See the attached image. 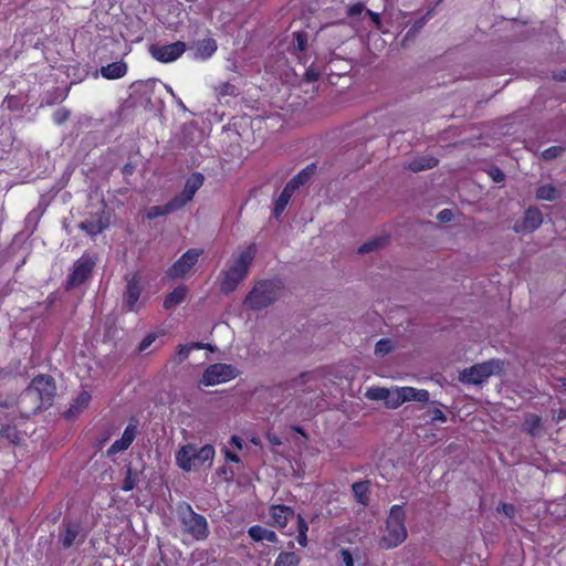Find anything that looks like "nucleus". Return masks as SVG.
<instances>
[{
    "label": "nucleus",
    "instance_id": "nucleus-1",
    "mask_svg": "<svg viewBox=\"0 0 566 566\" xmlns=\"http://www.w3.org/2000/svg\"><path fill=\"white\" fill-rule=\"evenodd\" d=\"M214 458V448L211 444H205L198 448L192 443H187L177 451L176 464L185 472L198 471L203 467H211Z\"/></svg>",
    "mask_w": 566,
    "mask_h": 566
},
{
    "label": "nucleus",
    "instance_id": "nucleus-2",
    "mask_svg": "<svg viewBox=\"0 0 566 566\" xmlns=\"http://www.w3.org/2000/svg\"><path fill=\"white\" fill-rule=\"evenodd\" d=\"M55 394V385L50 376L40 375L32 380V384L23 391L20 397V405L27 400H34L35 405L31 409L20 408L23 416H29L41 409L42 406L50 403Z\"/></svg>",
    "mask_w": 566,
    "mask_h": 566
},
{
    "label": "nucleus",
    "instance_id": "nucleus-3",
    "mask_svg": "<svg viewBox=\"0 0 566 566\" xmlns=\"http://www.w3.org/2000/svg\"><path fill=\"white\" fill-rule=\"evenodd\" d=\"M407 534L406 511L402 505H394L389 511L379 546L384 549L395 548L405 542Z\"/></svg>",
    "mask_w": 566,
    "mask_h": 566
},
{
    "label": "nucleus",
    "instance_id": "nucleus-4",
    "mask_svg": "<svg viewBox=\"0 0 566 566\" xmlns=\"http://www.w3.org/2000/svg\"><path fill=\"white\" fill-rule=\"evenodd\" d=\"M255 256L254 245L244 249L230 262L229 268L223 272L220 290L223 293L233 292L248 274L249 266Z\"/></svg>",
    "mask_w": 566,
    "mask_h": 566
},
{
    "label": "nucleus",
    "instance_id": "nucleus-5",
    "mask_svg": "<svg viewBox=\"0 0 566 566\" xmlns=\"http://www.w3.org/2000/svg\"><path fill=\"white\" fill-rule=\"evenodd\" d=\"M282 293L277 281H261L247 295L244 304L251 310H261L274 303Z\"/></svg>",
    "mask_w": 566,
    "mask_h": 566
},
{
    "label": "nucleus",
    "instance_id": "nucleus-6",
    "mask_svg": "<svg viewBox=\"0 0 566 566\" xmlns=\"http://www.w3.org/2000/svg\"><path fill=\"white\" fill-rule=\"evenodd\" d=\"M179 520L181 530L196 541H203L209 535V525L207 518L196 513L189 504L179 510Z\"/></svg>",
    "mask_w": 566,
    "mask_h": 566
},
{
    "label": "nucleus",
    "instance_id": "nucleus-7",
    "mask_svg": "<svg viewBox=\"0 0 566 566\" xmlns=\"http://www.w3.org/2000/svg\"><path fill=\"white\" fill-rule=\"evenodd\" d=\"M502 370L503 361L491 359L463 369L459 374V381L465 385H480L491 376L500 374Z\"/></svg>",
    "mask_w": 566,
    "mask_h": 566
},
{
    "label": "nucleus",
    "instance_id": "nucleus-8",
    "mask_svg": "<svg viewBox=\"0 0 566 566\" xmlns=\"http://www.w3.org/2000/svg\"><path fill=\"white\" fill-rule=\"evenodd\" d=\"M238 375L237 369L228 364H213L209 366L200 380L203 386H216L234 379Z\"/></svg>",
    "mask_w": 566,
    "mask_h": 566
},
{
    "label": "nucleus",
    "instance_id": "nucleus-9",
    "mask_svg": "<svg viewBox=\"0 0 566 566\" xmlns=\"http://www.w3.org/2000/svg\"><path fill=\"white\" fill-rule=\"evenodd\" d=\"M202 253L201 249H189L168 269L167 275L172 280L186 277Z\"/></svg>",
    "mask_w": 566,
    "mask_h": 566
},
{
    "label": "nucleus",
    "instance_id": "nucleus-10",
    "mask_svg": "<svg viewBox=\"0 0 566 566\" xmlns=\"http://www.w3.org/2000/svg\"><path fill=\"white\" fill-rule=\"evenodd\" d=\"M186 51V44L177 41L166 45H150V55L163 63H170L179 59Z\"/></svg>",
    "mask_w": 566,
    "mask_h": 566
},
{
    "label": "nucleus",
    "instance_id": "nucleus-11",
    "mask_svg": "<svg viewBox=\"0 0 566 566\" xmlns=\"http://www.w3.org/2000/svg\"><path fill=\"white\" fill-rule=\"evenodd\" d=\"M94 266H95V261L91 256L83 255L82 258H80L75 262L74 269L69 277V281H67L69 287L78 286L82 283H84L92 274Z\"/></svg>",
    "mask_w": 566,
    "mask_h": 566
},
{
    "label": "nucleus",
    "instance_id": "nucleus-12",
    "mask_svg": "<svg viewBox=\"0 0 566 566\" xmlns=\"http://www.w3.org/2000/svg\"><path fill=\"white\" fill-rule=\"evenodd\" d=\"M205 177L200 172L192 174L185 184L184 190L180 195L172 198V200L178 205V208H182L189 201L192 200L195 193L201 188L203 185Z\"/></svg>",
    "mask_w": 566,
    "mask_h": 566
},
{
    "label": "nucleus",
    "instance_id": "nucleus-13",
    "mask_svg": "<svg viewBox=\"0 0 566 566\" xmlns=\"http://www.w3.org/2000/svg\"><path fill=\"white\" fill-rule=\"evenodd\" d=\"M126 281L127 284L124 303L128 311L136 312L138 310L137 303L142 293L140 279L137 274H132Z\"/></svg>",
    "mask_w": 566,
    "mask_h": 566
},
{
    "label": "nucleus",
    "instance_id": "nucleus-14",
    "mask_svg": "<svg viewBox=\"0 0 566 566\" xmlns=\"http://www.w3.org/2000/svg\"><path fill=\"white\" fill-rule=\"evenodd\" d=\"M430 398L428 390L417 389L413 387H398L396 386V401L397 408L405 402L419 401L427 402Z\"/></svg>",
    "mask_w": 566,
    "mask_h": 566
},
{
    "label": "nucleus",
    "instance_id": "nucleus-15",
    "mask_svg": "<svg viewBox=\"0 0 566 566\" xmlns=\"http://www.w3.org/2000/svg\"><path fill=\"white\" fill-rule=\"evenodd\" d=\"M365 396L369 400L384 401L387 408L397 409L396 386L391 388L370 387L367 389Z\"/></svg>",
    "mask_w": 566,
    "mask_h": 566
},
{
    "label": "nucleus",
    "instance_id": "nucleus-16",
    "mask_svg": "<svg viewBox=\"0 0 566 566\" xmlns=\"http://www.w3.org/2000/svg\"><path fill=\"white\" fill-rule=\"evenodd\" d=\"M137 427L135 424H128L120 439L116 440L107 450L109 455L123 452L129 448L136 438Z\"/></svg>",
    "mask_w": 566,
    "mask_h": 566
},
{
    "label": "nucleus",
    "instance_id": "nucleus-17",
    "mask_svg": "<svg viewBox=\"0 0 566 566\" xmlns=\"http://www.w3.org/2000/svg\"><path fill=\"white\" fill-rule=\"evenodd\" d=\"M108 227V218L104 212L97 213L90 220L80 223V229L90 235H96Z\"/></svg>",
    "mask_w": 566,
    "mask_h": 566
},
{
    "label": "nucleus",
    "instance_id": "nucleus-18",
    "mask_svg": "<svg viewBox=\"0 0 566 566\" xmlns=\"http://www.w3.org/2000/svg\"><path fill=\"white\" fill-rule=\"evenodd\" d=\"M293 515V510L285 505H273L270 509L271 523L280 528L285 527Z\"/></svg>",
    "mask_w": 566,
    "mask_h": 566
},
{
    "label": "nucleus",
    "instance_id": "nucleus-19",
    "mask_svg": "<svg viewBox=\"0 0 566 566\" xmlns=\"http://www.w3.org/2000/svg\"><path fill=\"white\" fill-rule=\"evenodd\" d=\"M217 48V42L211 38L199 40L193 44L195 57L207 60L214 54Z\"/></svg>",
    "mask_w": 566,
    "mask_h": 566
},
{
    "label": "nucleus",
    "instance_id": "nucleus-20",
    "mask_svg": "<svg viewBox=\"0 0 566 566\" xmlns=\"http://www.w3.org/2000/svg\"><path fill=\"white\" fill-rule=\"evenodd\" d=\"M78 542H83L84 535L82 534V527L77 523H69L66 524L65 532L62 535V544L65 548L71 547L73 544Z\"/></svg>",
    "mask_w": 566,
    "mask_h": 566
},
{
    "label": "nucleus",
    "instance_id": "nucleus-21",
    "mask_svg": "<svg viewBox=\"0 0 566 566\" xmlns=\"http://www.w3.org/2000/svg\"><path fill=\"white\" fill-rule=\"evenodd\" d=\"M127 73V65L124 62H113L101 67V74L107 80H117Z\"/></svg>",
    "mask_w": 566,
    "mask_h": 566
},
{
    "label": "nucleus",
    "instance_id": "nucleus-22",
    "mask_svg": "<svg viewBox=\"0 0 566 566\" xmlns=\"http://www.w3.org/2000/svg\"><path fill=\"white\" fill-rule=\"evenodd\" d=\"M91 401V395L87 391H82L74 402L71 405L69 410L66 411L67 418H73L80 415L84 409H86Z\"/></svg>",
    "mask_w": 566,
    "mask_h": 566
},
{
    "label": "nucleus",
    "instance_id": "nucleus-23",
    "mask_svg": "<svg viewBox=\"0 0 566 566\" xmlns=\"http://www.w3.org/2000/svg\"><path fill=\"white\" fill-rule=\"evenodd\" d=\"M543 222L542 213L536 208H530L526 210L524 220H523V228L527 231H534L537 229Z\"/></svg>",
    "mask_w": 566,
    "mask_h": 566
},
{
    "label": "nucleus",
    "instance_id": "nucleus-24",
    "mask_svg": "<svg viewBox=\"0 0 566 566\" xmlns=\"http://www.w3.org/2000/svg\"><path fill=\"white\" fill-rule=\"evenodd\" d=\"M188 290L186 286H178L172 292H170L165 301H164V307L166 310L174 308L178 304L185 301L187 296Z\"/></svg>",
    "mask_w": 566,
    "mask_h": 566
},
{
    "label": "nucleus",
    "instance_id": "nucleus-25",
    "mask_svg": "<svg viewBox=\"0 0 566 566\" xmlns=\"http://www.w3.org/2000/svg\"><path fill=\"white\" fill-rule=\"evenodd\" d=\"M248 533L256 542L268 541L270 543H275L277 541V536L273 531L260 525L251 526Z\"/></svg>",
    "mask_w": 566,
    "mask_h": 566
},
{
    "label": "nucleus",
    "instance_id": "nucleus-26",
    "mask_svg": "<svg viewBox=\"0 0 566 566\" xmlns=\"http://www.w3.org/2000/svg\"><path fill=\"white\" fill-rule=\"evenodd\" d=\"M179 210L178 208V205H176V202L171 199L168 203L164 205V206H154V207H150L148 210H147V213H146V217L149 219V220H153L155 218H158V217H163V216H166V214H169L171 212H175Z\"/></svg>",
    "mask_w": 566,
    "mask_h": 566
},
{
    "label": "nucleus",
    "instance_id": "nucleus-27",
    "mask_svg": "<svg viewBox=\"0 0 566 566\" xmlns=\"http://www.w3.org/2000/svg\"><path fill=\"white\" fill-rule=\"evenodd\" d=\"M293 192L294 191H292L286 186L284 187V189L282 190L281 195L279 196V198L276 199L275 205H274L273 213L275 217H279L284 211Z\"/></svg>",
    "mask_w": 566,
    "mask_h": 566
},
{
    "label": "nucleus",
    "instance_id": "nucleus-28",
    "mask_svg": "<svg viewBox=\"0 0 566 566\" xmlns=\"http://www.w3.org/2000/svg\"><path fill=\"white\" fill-rule=\"evenodd\" d=\"M559 197V191L553 185H543L536 191L538 200L554 201Z\"/></svg>",
    "mask_w": 566,
    "mask_h": 566
},
{
    "label": "nucleus",
    "instance_id": "nucleus-29",
    "mask_svg": "<svg viewBox=\"0 0 566 566\" xmlns=\"http://www.w3.org/2000/svg\"><path fill=\"white\" fill-rule=\"evenodd\" d=\"M541 422L542 420L538 416L530 415L523 423V429L533 437L538 436L541 431Z\"/></svg>",
    "mask_w": 566,
    "mask_h": 566
},
{
    "label": "nucleus",
    "instance_id": "nucleus-30",
    "mask_svg": "<svg viewBox=\"0 0 566 566\" xmlns=\"http://www.w3.org/2000/svg\"><path fill=\"white\" fill-rule=\"evenodd\" d=\"M312 175V169L310 167L303 169L300 171L294 178H292L287 184L286 187L290 188L292 191H295L300 186L304 185L310 176Z\"/></svg>",
    "mask_w": 566,
    "mask_h": 566
},
{
    "label": "nucleus",
    "instance_id": "nucleus-31",
    "mask_svg": "<svg viewBox=\"0 0 566 566\" xmlns=\"http://www.w3.org/2000/svg\"><path fill=\"white\" fill-rule=\"evenodd\" d=\"M437 165V159L433 157H423L420 159H416L410 163L409 168L413 171H421L426 169H430Z\"/></svg>",
    "mask_w": 566,
    "mask_h": 566
},
{
    "label": "nucleus",
    "instance_id": "nucleus-32",
    "mask_svg": "<svg viewBox=\"0 0 566 566\" xmlns=\"http://www.w3.org/2000/svg\"><path fill=\"white\" fill-rule=\"evenodd\" d=\"M300 558L291 552L281 553L276 560L275 566H298Z\"/></svg>",
    "mask_w": 566,
    "mask_h": 566
},
{
    "label": "nucleus",
    "instance_id": "nucleus-33",
    "mask_svg": "<svg viewBox=\"0 0 566 566\" xmlns=\"http://www.w3.org/2000/svg\"><path fill=\"white\" fill-rule=\"evenodd\" d=\"M353 492L357 497L358 502L365 504L367 501V492H368V483L367 482H356L353 484Z\"/></svg>",
    "mask_w": 566,
    "mask_h": 566
},
{
    "label": "nucleus",
    "instance_id": "nucleus-34",
    "mask_svg": "<svg viewBox=\"0 0 566 566\" xmlns=\"http://www.w3.org/2000/svg\"><path fill=\"white\" fill-rule=\"evenodd\" d=\"M0 437L7 439L10 443H17L19 441V432L15 427L3 426L0 429Z\"/></svg>",
    "mask_w": 566,
    "mask_h": 566
},
{
    "label": "nucleus",
    "instance_id": "nucleus-35",
    "mask_svg": "<svg viewBox=\"0 0 566 566\" xmlns=\"http://www.w3.org/2000/svg\"><path fill=\"white\" fill-rule=\"evenodd\" d=\"M392 348H394V346H392V342L390 339L381 338L380 340H378L376 343L375 354L377 356L382 357V356L389 354L392 350Z\"/></svg>",
    "mask_w": 566,
    "mask_h": 566
},
{
    "label": "nucleus",
    "instance_id": "nucleus-36",
    "mask_svg": "<svg viewBox=\"0 0 566 566\" xmlns=\"http://www.w3.org/2000/svg\"><path fill=\"white\" fill-rule=\"evenodd\" d=\"M385 243H386V239H384V238L374 239V240L360 245L358 249V252L359 253L370 252V251L377 250L379 247L384 245Z\"/></svg>",
    "mask_w": 566,
    "mask_h": 566
},
{
    "label": "nucleus",
    "instance_id": "nucleus-37",
    "mask_svg": "<svg viewBox=\"0 0 566 566\" xmlns=\"http://www.w3.org/2000/svg\"><path fill=\"white\" fill-rule=\"evenodd\" d=\"M339 556L344 566H355L354 556L348 549L342 548L339 551Z\"/></svg>",
    "mask_w": 566,
    "mask_h": 566
},
{
    "label": "nucleus",
    "instance_id": "nucleus-38",
    "mask_svg": "<svg viewBox=\"0 0 566 566\" xmlns=\"http://www.w3.org/2000/svg\"><path fill=\"white\" fill-rule=\"evenodd\" d=\"M562 151H563V149L560 147H557V146L549 147L542 153V157L546 160L553 159V158H556L557 156H559L562 154Z\"/></svg>",
    "mask_w": 566,
    "mask_h": 566
},
{
    "label": "nucleus",
    "instance_id": "nucleus-39",
    "mask_svg": "<svg viewBox=\"0 0 566 566\" xmlns=\"http://www.w3.org/2000/svg\"><path fill=\"white\" fill-rule=\"evenodd\" d=\"M190 352H191V347H189V344L179 345L178 350H177V361L181 363L185 359H187Z\"/></svg>",
    "mask_w": 566,
    "mask_h": 566
},
{
    "label": "nucleus",
    "instance_id": "nucleus-40",
    "mask_svg": "<svg viewBox=\"0 0 566 566\" xmlns=\"http://www.w3.org/2000/svg\"><path fill=\"white\" fill-rule=\"evenodd\" d=\"M156 339V335L155 334H148L146 335L143 340L140 342L139 346H138V350L139 353H143L145 352Z\"/></svg>",
    "mask_w": 566,
    "mask_h": 566
},
{
    "label": "nucleus",
    "instance_id": "nucleus-41",
    "mask_svg": "<svg viewBox=\"0 0 566 566\" xmlns=\"http://www.w3.org/2000/svg\"><path fill=\"white\" fill-rule=\"evenodd\" d=\"M319 74L321 72L318 70H316L314 66H311L306 70L304 76L307 82H315L316 80H318Z\"/></svg>",
    "mask_w": 566,
    "mask_h": 566
},
{
    "label": "nucleus",
    "instance_id": "nucleus-42",
    "mask_svg": "<svg viewBox=\"0 0 566 566\" xmlns=\"http://www.w3.org/2000/svg\"><path fill=\"white\" fill-rule=\"evenodd\" d=\"M295 49L297 51H303L305 49V45H306V36L302 33H296L295 34Z\"/></svg>",
    "mask_w": 566,
    "mask_h": 566
},
{
    "label": "nucleus",
    "instance_id": "nucleus-43",
    "mask_svg": "<svg viewBox=\"0 0 566 566\" xmlns=\"http://www.w3.org/2000/svg\"><path fill=\"white\" fill-rule=\"evenodd\" d=\"M134 486H135V480L132 476V471L128 470L127 476H126V479L124 481V484H123L122 489L124 491H130V490L134 489Z\"/></svg>",
    "mask_w": 566,
    "mask_h": 566
},
{
    "label": "nucleus",
    "instance_id": "nucleus-44",
    "mask_svg": "<svg viewBox=\"0 0 566 566\" xmlns=\"http://www.w3.org/2000/svg\"><path fill=\"white\" fill-rule=\"evenodd\" d=\"M365 11V7L361 3H356L348 9L350 17L360 15Z\"/></svg>",
    "mask_w": 566,
    "mask_h": 566
},
{
    "label": "nucleus",
    "instance_id": "nucleus-45",
    "mask_svg": "<svg viewBox=\"0 0 566 566\" xmlns=\"http://www.w3.org/2000/svg\"><path fill=\"white\" fill-rule=\"evenodd\" d=\"M499 510H501L510 518H512L515 514V507L512 504L503 503Z\"/></svg>",
    "mask_w": 566,
    "mask_h": 566
},
{
    "label": "nucleus",
    "instance_id": "nucleus-46",
    "mask_svg": "<svg viewBox=\"0 0 566 566\" xmlns=\"http://www.w3.org/2000/svg\"><path fill=\"white\" fill-rule=\"evenodd\" d=\"M431 419H432V421H440V422L447 421L446 415L440 409L433 410Z\"/></svg>",
    "mask_w": 566,
    "mask_h": 566
},
{
    "label": "nucleus",
    "instance_id": "nucleus-47",
    "mask_svg": "<svg viewBox=\"0 0 566 566\" xmlns=\"http://www.w3.org/2000/svg\"><path fill=\"white\" fill-rule=\"evenodd\" d=\"M452 218V212L449 209H444L438 213V219L442 222H448Z\"/></svg>",
    "mask_w": 566,
    "mask_h": 566
},
{
    "label": "nucleus",
    "instance_id": "nucleus-48",
    "mask_svg": "<svg viewBox=\"0 0 566 566\" xmlns=\"http://www.w3.org/2000/svg\"><path fill=\"white\" fill-rule=\"evenodd\" d=\"M297 524H298L297 525L298 533L307 532V530H308L307 523L301 515L297 516Z\"/></svg>",
    "mask_w": 566,
    "mask_h": 566
},
{
    "label": "nucleus",
    "instance_id": "nucleus-49",
    "mask_svg": "<svg viewBox=\"0 0 566 566\" xmlns=\"http://www.w3.org/2000/svg\"><path fill=\"white\" fill-rule=\"evenodd\" d=\"M224 457H226L227 461L234 462V463L240 462V458L235 453L231 452L228 449L224 450Z\"/></svg>",
    "mask_w": 566,
    "mask_h": 566
},
{
    "label": "nucleus",
    "instance_id": "nucleus-50",
    "mask_svg": "<svg viewBox=\"0 0 566 566\" xmlns=\"http://www.w3.org/2000/svg\"><path fill=\"white\" fill-rule=\"evenodd\" d=\"M366 13L370 17V19L375 23V25L377 28H379L380 27V17H379V14L374 12V11H370V10H366Z\"/></svg>",
    "mask_w": 566,
    "mask_h": 566
},
{
    "label": "nucleus",
    "instance_id": "nucleus-51",
    "mask_svg": "<svg viewBox=\"0 0 566 566\" xmlns=\"http://www.w3.org/2000/svg\"><path fill=\"white\" fill-rule=\"evenodd\" d=\"M230 443L233 444L239 450L243 448V441L238 436H232L230 439Z\"/></svg>",
    "mask_w": 566,
    "mask_h": 566
},
{
    "label": "nucleus",
    "instance_id": "nucleus-52",
    "mask_svg": "<svg viewBox=\"0 0 566 566\" xmlns=\"http://www.w3.org/2000/svg\"><path fill=\"white\" fill-rule=\"evenodd\" d=\"M66 117H67V113L66 112H57L54 115V122L57 123V124H61V123H63L65 120Z\"/></svg>",
    "mask_w": 566,
    "mask_h": 566
},
{
    "label": "nucleus",
    "instance_id": "nucleus-53",
    "mask_svg": "<svg viewBox=\"0 0 566 566\" xmlns=\"http://www.w3.org/2000/svg\"><path fill=\"white\" fill-rule=\"evenodd\" d=\"M296 539H297V543L301 546L305 547L307 545V535H306V533H298Z\"/></svg>",
    "mask_w": 566,
    "mask_h": 566
},
{
    "label": "nucleus",
    "instance_id": "nucleus-54",
    "mask_svg": "<svg viewBox=\"0 0 566 566\" xmlns=\"http://www.w3.org/2000/svg\"><path fill=\"white\" fill-rule=\"evenodd\" d=\"M492 178L494 181H502L503 178H504V175L502 171H500L499 169H496L493 174H492Z\"/></svg>",
    "mask_w": 566,
    "mask_h": 566
},
{
    "label": "nucleus",
    "instance_id": "nucleus-55",
    "mask_svg": "<svg viewBox=\"0 0 566 566\" xmlns=\"http://www.w3.org/2000/svg\"><path fill=\"white\" fill-rule=\"evenodd\" d=\"M189 347H191V350H193V349L206 348V347H208V345H206L203 343H191V344H189Z\"/></svg>",
    "mask_w": 566,
    "mask_h": 566
},
{
    "label": "nucleus",
    "instance_id": "nucleus-56",
    "mask_svg": "<svg viewBox=\"0 0 566 566\" xmlns=\"http://www.w3.org/2000/svg\"><path fill=\"white\" fill-rule=\"evenodd\" d=\"M565 418H566V410H565V409H559V410H558V413H557V416H556V420H557V421H560V420H563V419H565Z\"/></svg>",
    "mask_w": 566,
    "mask_h": 566
},
{
    "label": "nucleus",
    "instance_id": "nucleus-57",
    "mask_svg": "<svg viewBox=\"0 0 566 566\" xmlns=\"http://www.w3.org/2000/svg\"><path fill=\"white\" fill-rule=\"evenodd\" d=\"M556 78L559 81H566V71H563L559 74H557Z\"/></svg>",
    "mask_w": 566,
    "mask_h": 566
},
{
    "label": "nucleus",
    "instance_id": "nucleus-58",
    "mask_svg": "<svg viewBox=\"0 0 566 566\" xmlns=\"http://www.w3.org/2000/svg\"><path fill=\"white\" fill-rule=\"evenodd\" d=\"M558 381L560 382V386L566 390V377L558 378Z\"/></svg>",
    "mask_w": 566,
    "mask_h": 566
},
{
    "label": "nucleus",
    "instance_id": "nucleus-59",
    "mask_svg": "<svg viewBox=\"0 0 566 566\" xmlns=\"http://www.w3.org/2000/svg\"><path fill=\"white\" fill-rule=\"evenodd\" d=\"M271 442H272L273 444H280V440H279L277 438H273V439H271Z\"/></svg>",
    "mask_w": 566,
    "mask_h": 566
}]
</instances>
